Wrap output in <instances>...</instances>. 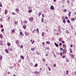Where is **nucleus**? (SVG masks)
Listing matches in <instances>:
<instances>
[{
  "label": "nucleus",
  "mask_w": 76,
  "mask_h": 76,
  "mask_svg": "<svg viewBox=\"0 0 76 76\" xmlns=\"http://www.w3.org/2000/svg\"><path fill=\"white\" fill-rule=\"evenodd\" d=\"M29 20L30 21V22H31V21H32V20H34V18L33 17L29 18Z\"/></svg>",
  "instance_id": "nucleus-1"
},
{
  "label": "nucleus",
  "mask_w": 76,
  "mask_h": 76,
  "mask_svg": "<svg viewBox=\"0 0 76 76\" xmlns=\"http://www.w3.org/2000/svg\"><path fill=\"white\" fill-rule=\"evenodd\" d=\"M50 9L51 10H54V6H51Z\"/></svg>",
  "instance_id": "nucleus-2"
},
{
  "label": "nucleus",
  "mask_w": 76,
  "mask_h": 76,
  "mask_svg": "<svg viewBox=\"0 0 76 76\" xmlns=\"http://www.w3.org/2000/svg\"><path fill=\"white\" fill-rule=\"evenodd\" d=\"M66 49H64L63 50V51L64 52V53H67V51H66Z\"/></svg>",
  "instance_id": "nucleus-3"
},
{
  "label": "nucleus",
  "mask_w": 76,
  "mask_h": 76,
  "mask_svg": "<svg viewBox=\"0 0 76 76\" xmlns=\"http://www.w3.org/2000/svg\"><path fill=\"white\" fill-rule=\"evenodd\" d=\"M33 73H36L37 74H39V72H38L37 71H36Z\"/></svg>",
  "instance_id": "nucleus-4"
},
{
  "label": "nucleus",
  "mask_w": 76,
  "mask_h": 76,
  "mask_svg": "<svg viewBox=\"0 0 76 76\" xmlns=\"http://www.w3.org/2000/svg\"><path fill=\"white\" fill-rule=\"evenodd\" d=\"M25 34L26 36H28V35H29V34L27 32H25Z\"/></svg>",
  "instance_id": "nucleus-5"
},
{
  "label": "nucleus",
  "mask_w": 76,
  "mask_h": 76,
  "mask_svg": "<svg viewBox=\"0 0 76 76\" xmlns=\"http://www.w3.org/2000/svg\"><path fill=\"white\" fill-rule=\"evenodd\" d=\"M63 47L64 48H66V45L65 44V45H63Z\"/></svg>",
  "instance_id": "nucleus-6"
},
{
  "label": "nucleus",
  "mask_w": 76,
  "mask_h": 76,
  "mask_svg": "<svg viewBox=\"0 0 76 76\" xmlns=\"http://www.w3.org/2000/svg\"><path fill=\"white\" fill-rule=\"evenodd\" d=\"M55 45L57 47H58V45L57 44V43H55Z\"/></svg>",
  "instance_id": "nucleus-7"
},
{
  "label": "nucleus",
  "mask_w": 76,
  "mask_h": 76,
  "mask_svg": "<svg viewBox=\"0 0 76 76\" xmlns=\"http://www.w3.org/2000/svg\"><path fill=\"white\" fill-rule=\"evenodd\" d=\"M75 20V18H72L71 19V21H72L73 22V21H74Z\"/></svg>",
  "instance_id": "nucleus-8"
},
{
  "label": "nucleus",
  "mask_w": 76,
  "mask_h": 76,
  "mask_svg": "<svg viewBox=\"0 0 76 76\" xmlns=\"http://www.w3.org/2000/svg\"><path fill=\"white\" fill-rule=\"evenodd\" d=\"M10 45V43L9 42H8L7 43V45H8V47H9Z\"/></svg>",
  "instance_id": "nucleus-9"
},
{
  "label": "nucleus",
  "mask_w": 76,
  "mask_h": 76,
  "mask_svg": "<svg viewBox=\"0 0 76 76\" xmlns=\"http://www.w3.org/2000/svg\"><path fill=\"white\" fill-rule=\"evenodd\" d=\"M58 40L60 42H61V41H62V39H61V38H59Z\"/></svg>",
  "instance_id": "nucleus-10"
},
{
  "label": "nucleus",
  "mask_w": 76,
  "mask_h": 76,
  "mask_svg": "<svg viewBox=\"0 0 76 76\" xmlns=\"http://www.w3.org/2000/svg\"><path fill=\"white\" fill-rule=\"evenodd\" d=\"M41 22H42V23H43V22H44V18H42L41 19Z\"/></svg>",
  "instance_id": "nucleus-11"
},
{
  "label": "nucleus",
  "mask_w": 76,
  "mask_h": 76,
  "mask_svg": "<svg viewBox=\"0 0 76 76\" xmlns=\"http://www.w3.org/2000/svg\"><path fill=\"white\" fill-rule=\"evenodd\" d=\"M0 45H3V42L1 40H0Z\"/></svg>",
  "instance_id": "nucleus-12"
},
{
  "label": "nucleus",
  "mask_w": 76,
  "mask_h": 76,
  "mask_svg": "<svg viewBox=\"0 0 76 76\" xmlns=\"http://www.w3.org/2000/svg\"><path fill=\"white\" fill-rule=\"evenodd\" d=\"M14 67V66H10L9 68L10 69H12V68H13Z\"/></svg>",
  "instance_id": "nucleus-13"
},
{
  "label": "nucleus",
  "mask_w": 76,
  "mask_h": 76,
  "mask_svg": "<svg viewBox=\"0 0 76 76\" xmlns=\"http://www.w3.org/2000/svg\"><path fill=\"white\" fill-rule=\"evenodd\" d=\"M66 34H69V32L68 30H66Z\"/></svg>",
  "instance_id": "nucleus-14"
},
{
  "label": "nucleus",
  "mask_w": 76,
  "mask_h": 76,
  "mask_svg": "<svg viewBox=\"0 0 76 76\" xmlns=\"http://www.w3.org/2000/svg\"><path fill=\"white\" fill-rule=\"evenodd\" d=\"M20 58L22 60H23V58H24V57H23V56H22V55L20 56Z\"/></svg>",
  "instance_id": "nucleus-15"
},
{
  "label": "nucleus",
  "mask_w": 76,
  "mask_h": 76,
  "mask_svg": "<svg viewBox=\"0 0 76 76\" xmlns=\"http://www.w3.org/2000/svg\"><path fill=\"white\" fill-rule=\"evenodd\" d=\"M35 31H36V29H34L33 31V32H32V33L34 34L35 32Z\"/></svg>",
  "instance_id": "nucleus-16"
},
{
  "label": "nucleus",
  "mask_w": 76,
  "mask_h": 76,
  "mask_svg": "<svg viewBox=\"0 0 76 76\" xmlns=\"http://www.w3.org/2000/svg\"><path fill=\"white\" fill-rule=\"evenodd\" d=\"M68 15H69V17H70V15H71V12H70L69 14H68Z\"/></svg>",
  "instance_id": "nucleus-17"
},
{
  "label": "nucleus",
  "mask_w": 76,
  "mask_h": 76,
  "mask_svg": "<svg viewBox=\"0 0 76 76\" xmlns=\"http://www.w3.org/2000/svg\"><path fill=\"white\" fill-rule=\"evenodd\" d=\"M36 31L37 32V33H39V29H38V28L37 29Z\"/></svg>",
  "instance_id": "nucleus-18"
},
{
  "label": "nucleus",
  "mask_w": 76,
  "mask_h": 76,
  "mask_svg": "<svg viewBox=\"0 0 76 76\" xmlns=\"http://www.w3.org/2000/svg\"><path fill=\"white\" fill-rule=\"evenodd\" d=\"M67 23H69L70 22V20H69V19H68L67 20Z\"/></svg>",
  "instance_id": "nucleus-19"
},
{
  "label": "nucleus",
  "mask_w": 76,
  "mask_h": 76,
  "mask_svg": "<svg viewBox=\"0 0 76 76\" xmlns=\"http://www.w3.org/2000/svg\"><path fill=\"white\" fill-rule=\"evenodd\" d=\"M5 51L6 53H9V51H8V50H7V49L5 50Z\"/></svg>",
  "instance_id": "nucleus-20"
},
{
  "label": "nucleus",
  "mask_w": 76,
  "mask_h": 76,
  "mask_svg": "<svg viewBox=\"0 0 76 76\" xmlns=\"http://www.w3.org/2000/svg\"><path fill=\"white\" fill-rule=\"evenodd\" d=\"M69 50L71 53H73V51H72V50L71 49H69Z\"/></svg>",
  "instance_id": "nucleus-21"
},
{
  "label": "nucleus",
  "mask_w": 76,
  "mask_h": 76,
  "mask_svg": "<svg viewBox=\"0 0 76 76\" xmlns=\"http://www.w3.org/2000/svg\"><path fill=\"white\" fill-rule=\"evenodd\" d=\"M7 13V10H6L5 11L4 14L5 15H6Z\"/></svg>",
  "instance_id": "nucleus-22"
},
{
  "label": "nucleus",
  "mask_w": 76,
  "mask_h": 76,
  "mask_svg": "<svg viewBox=\"0 0 76 76\" xmlns=\"http://www.w3.org/2000/svg\"><path fill=\"white\" fill-rule=\"evenodd\" d=\"M16 11H17L18 12H19V10L18 9L16 8Z\"/></svg>",
  "instance_id": "nucleus-23"
},
{
  "label": "nucleus",
  "mask_w": 76,
  "mask_h": 76,
  "mask_svg": "<svg viewBox=\"0 0 76 76\" xmlns=\"http://www.w3.org/2000/svg\"><path fill=\"white\" fill-rule=\"evenodd\" d=\"M15 42L16 44H18V43L19 42V40H16L15 41Z\"/></svg>",
  "instance_id": "nucleus-24"
},
{
  "label": "nucleus",
  "mask_w": 76,
  "mask_h": 76,
  "mask_svg": "<svg viewBox=\"0 0 76 76\" xmlns=\"http://www.w3.org/2000/svg\"><path fill=\"white\" fill-rule=\"evenodd\" d=\"M23 28L24 29H25L26 28V26H23Z\"/></svg>",
  "instance_id": "nucleus-25"
},
{
  "label": "nucleus",
  "mask_w": 76,
  "mask_h": 76,
  "mask_svg": "<svg viewBox=\"0 0 76 76\" xmlns=\"http://www.w3.org/2000/svg\"><path fill=\"white\" fill-rule=\"evenodd\" d=\"M0 37H1V38H3V35L1 34H0Z\"/></svg>",
  "instance_id": "nucleus-26"
},
{
  "label": "nucleus",
  "mask_w": 76,
  "mask_h": 76,
  "mask_svg": "<svg viewBox=\"0 0 76 76\" xmlns=\"http://www.w3.org/2000/svg\"><path fill=\"white\" fill-rule=\"evenodd\" d=\"M38 66V64L37 63L35 65H34V67H37Z\"/></svg>",
  "instance_id": "nucleus-27"
},
{
  "label": "nucleus",
  "mask_w": 76,
  "mask_h": 76,
  "mask_svg": "<svg viewBox=\"0 0 76 76\" xmlns=\"http://www.w3.org/2000/svg\"><path fill=\"white\" fill-rule=\"evenodd\" d=\"M24 23H28V22H27V21H26V20H24Z\"/></svg>",
  "instance_id": "nucleus-28"
},
{
  "label": "nucleus",
  "mask_w": 76,
  "mask_h": 76,
  "mask_svg": "<svg viewBox=\"0 0 76 76\" xmlns=\"http://www.w3.org/2000/svg\"><path fill=\"white\" fill-rule=\"evenodd\" d=\"M44 35V32H42V37H43V36Z\"/></svg>",
  "instance_id": "nucleus-29"
},
{
  "label": "nucleus",
  "mask_w": 76,
  "mask_h": 76,
  "mask_svg": "<svg viewBox=\"0 0 76 76\" xmlns=\"http://www.w3.org/2000/svg\"><path fill=\"white\" fill-rule=\"evenodd\" d=\"M20 35H23V33H22V32H20Z\"/></svg>",
  "instance_id": "nucleus-30"
},
{
  "label": "nucleus",
  "mask_w": 76,
  "mask_h": 76,
  "mask_svg": "<svg viewBox=\"0 0 76 76\" xmlns=\"http://www.w3.org/2000/svg\"><path fill=\"white\" fill-rule=\"evenodd\" d=\"M2 56H0V60H2Z\"/></svg>",
  "instance_id": "nucleus-31"
},
{
  "label": "nucleus",
  "mask_w": 76,
  "mask_h": 76,
  "mask_svg": "<svg viewBox=\"0 0 76 76\" xmlns=\"http://www.w3.org/2000/svg\"><path fill=\"white\" fill-rule=\"evenodd\" d=\"M41 15V12H39L38 14V15L39 16H40V15Z\"/></svg>",
  "instance_id": "nucleus-32"
},
{
  "label": "nucleus",
  "mask_w": 76,
  "mask_h": 76,
  "mask_svg": "<svg viewBox=\"0 0 76 76\" xmlns=\"http://www.w3.org/2000/svg\"><path fill=\"white\" fill-rule=\"evenodd\" d=\"M46 44H50V42H49V41L46 42Z\"/></svg>",
  "instance_id": "nucleus-33"
},
{
  "label": "nucleus",
  "mask_w": 76,
  "mask_h": 76,
  "mask_svg": "<svg viewBox=\"0 0 76 76\" xmlns=\"http://www.w3.org/2000/svg\"><path fill=\"white\" fill-rule=\"evenodd\" d=\"M32 12V10H29L28 11V13H31V12Z\"/></svg>",
  "instance_id": "nucleus-34"
},
{
  "label": "nucleus",
  "mask_w": 76,
  "mask_h": 76,
  "mask_svg": "<svg viewBox=\"0 0 76 76\" xmlns=\"http://www.w3.org/2000/svg\"><path fill=\"white\" fill-rule=\"evenodd\" d=\"M36 53L37 55H39V53L38 52H36Z\"/></svg>",
  "instance_id": "nucleus-35"
},
{
  "label": "nucleus",
  "mask_w": 76,
  "mask_h": 76,
  "mask_svg": "<svg viewBox=\"0 0 76 76\" xmlns=\"http://www.w3.org/2000/svg\"><path fill=\"white\" fill-rule=\"evenodd\" d=\"M64 12H67V10L66 9H64Z\"/></svg>",
  "instance_id": "nucleus-36"
},
{
  "label": "nucleus",
  "mask_w": 76,
  "mask_h": 76,
  "mask_svg": "<svg viewBox=\"0 0 76 76\" xmlns=\"http://www.w3.org/2000/svg\"><path fill=\"white\" fill-rule=\"evenodd\" d=\"M71 57L72 58H74V56L73 55V54H72L71 55Z\"/></svg>",
  "instance_id": "nucleus-37"
},
{
  "label": "nucleus",
  "mask_w": 76,
  "mask_h": 76,
  "mask_svg": "<svg viewBox=\"0 0 76 76\" xmlns=\"http://www.w3.org/2000/svg\"><path fill=\"white\" fill-rule=\"evenodd\" d=\"M3 18H1L0 19V21H3Z\"/></svg>",
  "instance_id": "nucleus-38"
},
{
  "label": "nucleus",
  "mask_w": 76,
  "mask_h": 76,
  "mask_svg": "<svg viewBox=\"0 0 76 76\" xmlns=\"http://www.w3.org/2000/svg\"><path fill=\"white\" fill-rule=\"evenodd\" d=\"M46 49H47L48 50H50V48L48 47H47L46 48Z\"/></svg>",
  "instance_id": "nucleus-39"
},
{
  "label": "nucleus",
  "mask_w": 76,
  "mask_h": 76,
  "mask_svg": "<svg viewBox=\"0 0 76 76\" xmlns=\"http://www.w3.org/2000/svg\"><path fill=\"white\" fill-rule=\"evenodd\" d=\"M63 23H65L66 22V20H65L64 19L63 20Z\"/></svg>",
  "instance_id": "nucleus-40"
},
{
  "label": "nucleus",
  "mask_w": 76,
  "mask_h": 76,
  "mask_svg": "<svg viewBox=\"0 0 76 76\" xmlns=\"http://www.w3.org/2000/svg\"><path fill=\"white\" fill-rule=\"evenodd\" d=\"M68 73H69V71H66V75H68Z\"/></svg>",
  "instance_id": "nucleus-41"
},
{
  "label": "nucleus",
  "mask_w": 76,
  "mask_h": 76,
  "mask_svg": "<svg viewBox=\"0 0 76 76\" xmlns=\"http://www.w3.org/2000/svg\"><path fill=\"white\" fill-rule=\"evenodd\" d=\"M14 23L15 24H17V23H18V22H17V21H14Z\"/></svg>",
  "instance_id": "nucleus-42"
},
{
  "label": "nucleus",
  "mask_w": 76,
  "mask_h": 76,
  "mask_svg": "<svg viewBox=\"0 0 76 76\" xmlns=\"http://www.w3.org/2000/svg\"><path fill=\"white\" fill-rule=\"evenodd\" d=\"M0 6L1 7H2V4L1 2L0 3Z\"/></svg>",
  "instance_id": "nucleus-43"
},
{
  "label": "nucleus",
  "mask_w": 76,
  "mask_h": 76,
  "mask_svg": "<svg viewBox=\"0 0 76 76\" xmlns=\"http://www.w3.org/2000/svg\"><path fill=\"white\" fill-rule=\"evenodd\" d=\"M14 32H15V30L14 29H12V33H13Z\"/></svg>",
  "instance_id": "nucleus-44"
},
{
  "label": "nucleus",
  "mask_w": 76,
  "mask_h": 76,
  "mask_svg": "<svg viewBox=\"0 0 76 76\" xmlns=\"http://www.w3.org/2000/svg\"><path fill=\"white\" fill-rule=\"evenodd\" d=\"M53 66H54V67H55L56 66V64H54Z\"/></svg>",
  "instance_id": "nucleus-45"
},
{
  "label": "nucleus",
  "mask_w": 76,
  "mask_h": 76,
  "mask_svg": "<svg viewBox=\"0 0 76 76\" xmlns=\"http://www.w3.org/2000/svg\"><path fill=\"white\" fill-rule=\"evenodd\" d=\"M66 62H69V60H68L67 59L66 60Z\"/></svg>",
  "instance_id": "nucleus-46"
},
{
  "label": "nucleus",
  "mask_w": 76,
  "mask_h": 76,
  "mask_svg": "<svg viewBox=\"0 0 76 76\" xmlns=\"http://www.w3.org/2000/svg\"><path fill=\"white\" fill-rule=\"evenodd\" d=\"M4 31V29H1V32H3V31Z\"/></svg>",
  "instance_id": "nucleus-47"
},
{
  "label": "nucleus",
  "mask_w": 76,
  "mask_h": 76,
  "mask_svg": "<svg viewBox=\"0 0 76 76\" xmlns=\"http://www.w3.org/2000/svg\"><path fill=\"white\" fill-rule=\"evenodd\" d=\"M23 45H21V46H20V48H23Z\"/></svg>",
  "instance_id": "nucleus-48"
},
{
  "label": "nucleus",
  "mask_w": 76,
  "mask_h": 76,
  "mask_svg": "<svg viewBox=\"0 0 76 76\" xmlns=\"http://www.w3.org/2000/svg\"><path fill=\"white\" fill-rule=\"evenodd\" d=\"M67 1V3L68 4H69V0H68Z\"/></svg>",
  "instance_id": "nucleus-49"
},
{
  "label": "nucleus",
  "mask_w": 76,
  "mask_h": 76,
  "mask_svg": "<svg viewBox=\"0 0 76 76\" xmlns=\"http://www.w3.org/2000/svg\"><path fill=\"white\" fill-rule=\"evenodd\" d=\"M59 45H60V46H61V45H62V44H61V43H59Z\"/></svg>",
  "instance_id": "nucleus-50"
},
{
  "label": "nucleus",
  "mask_w": 76,
  "mask_h": 76,
  "mask_svg": "<svg viewBox=\"0 0 76 76\" xmlns=\"http://www.w3.org/2000/svg\"><path fill=\"white\" fill-rule=\"evenodd\" d=\"M12 15H15V13L14 12H12Z\"/></svg>",
  "instance_id": "nucleus-51"
},
{
  "label": "nucleus",
  "mask_w": 76,
  "mask_h": 76,
  "mask_svg": "<svg viewBox=\"0 0 76 76\" xmlns=\"http://www.w3.org/2000/svg\"><path fill=\"white\" fill-rule=\"evenodd\" d=\"M62 58H65V56L64 55L63 56H62Z\"/></svg>",
  "instance_id": "nucleus-52"
},
{
  "label": "nucleus",
  "mask_w": 76,
  "mask_h": 76,
  "mask_svg": "<svg viewBox=\"0 0 76 76\" xmlns=\"http://www.w3.org/2000/svg\"><path fill=\"white\" fill-rule=\"evenodd\" d=\"M60 50H63V48H60Z\"/></svg>",
  "instance_id": "nucleus-53"
},
{
  "label": "nucleus",
  "mask_w": 76,
  "mask_h": 76,
  "mask_svg": "<svg viewBox=\"0 0 76 76\" xmlns=\"http://www.w3.org/2000/svg\"><path fill=\"white\" fill-rule=\"evenodd\" d=\"M65 19H68V17H67V16L65 17Z\"/></svg>",
  "instance_id": "nucleus-54"
},
{
  "label": "nucleus",
  "mask_w": 76,
  "mask_h": 76,
  "mask_svg": "<svg viewBox=\"0 0 76 76\" xmlns=\"http://www.w3.org/2000/svg\"><path fill=\"white\" fill-rule=\"evenodd\" d=\"M48 69L49 70V71H50V70H51V68H48Z\"/></svg>",
  "instance_id": "nucleus-55"
},
{
  "label": "nucleus",
  "mask_w": 76,
  "mask_h": 76,
  "mask_svg": "<svg viewBox=\"0 0 76 76\" xmlns=\"http://www.w3.org/2000/svg\"><path fill=\"white\" fill-rule=\"evenodd\" d=\"M62 17L63 19H64V16L62 15Z\"/></svg>",
  "instance_id": "nucleus-56"
},
{
  "label": "nucleus",
  "mask_w": 76,
  "mask_h": 76,
  "mask_svg": "<svg viewBox=\"0 0 76 76\" xmlns=\"http://www.w3.org/2000/svg\"><path fill=\"white\" fill-rule=\"evenodd\" d=\"M0 26L1 28H3V26L2 25H1V26Z\"/></svg>",
  "instance_id": "nucleus-57"
},
{
  "label": "nucleus",
  "mask_w": 76,
  "mask_h": 76,
  "mask_svg": "<svg viewBox=\"0 0 76 76\" xmlns=\"http://www.w3.org/2000/svg\"><path fill=\"white\" fill-rule=\"evenodd\" d=\"M45 56H48V55L47 54H46L45 55Z\"/></svg>",
  "instance_id": "nucleus-58"
},
{
  "label": "nucleus",
  "mask_w": 76,
  "mask_h": 76,
  "mask_svg": "<svg viewBox=\"0 0 76 76\" xmlns=\"http://www.w3.org/2000/svg\"><path fill=\"white\" fill-rule=\"evenodd\" d=\"M60 54L61 56H62V55L63 54V53H61Z\"/></svg>",
  "instance_id": "nucleus-59"
},
{
  "label": "nucleus",
  "mask_w": 76,
  "mask_h": 76,
  "mask_svg": "<svg viewBox=\"0 0 76 76\" xmlns=\"http://www.w3.org/2000/svg\"><path fill=\"white\" fill-rule=\"evenodd\" d=\"M42 16L43 18H44V14H43L42 15Z\"/></svg>",
  "instance_id": "nucleus-60"
},
{
  "label": "nucleus",
  "mask_w": 76,
  "mask_h": 76,
  "mask_svg": "<svg viewBox=\"0 0 76 76\" xmlns=\"http://www.w3.org/2000/svg\"><path fill=\"white\" fill-rule=\"evenodd\" d=\"M10 51H13V50H12V48L10 49Z\"/></svg>",
  "instance_id": "nucleus-61"
},
{
  "label": "nucleus",
  "mask_w": 76,
  "mask_h": 76,
  "mask_svg": "<svg viewBox=\"0 0 76 76\" xmlns=\"http://www.w3.org/2000/svg\"><path fill=\"white\" fill-rule=\"evenodd\" d=\"M60 34H59V33H57V34H56V35H59Z\"/></svg>",
  "instance_id": "nucleus-62"
},
{
  "label": "nucleus",
  "mask_w": 76,
  "mask_h": 76,
  "mask_svg": "<svg viewBox=\"0 0 76 76\" xmlns=\"http://www.w3.org/2000/svg\"><path fill=\"white\" fill-rule=\"evenodd\" d=\"M42 45H44V42H43L42 43Z\"/></svg>",
  "instance_id": "nucleus-63"
},
{
  "label": "nucleus",
  "mask_w": 76,
  "mask_h": 76,
  "mask_svg": "<svg viewBox=\"0 0 76 76\" xmlns=\"http://www.w3.org/2000/svg\"><path fill=\"white\" fill-rule=\"evenodd\" d=\"M74 75H76V71L74 72Z\"/></svg>",
  "instance_id": "nucleus-64"
}]
</instances>
